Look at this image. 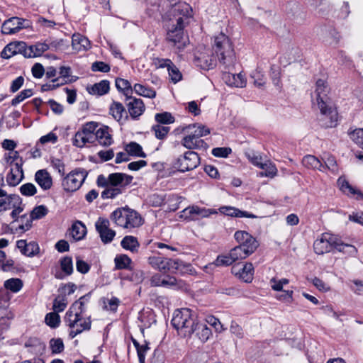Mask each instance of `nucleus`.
I'll use <instances>...</instances> for the list:
<instances>
[{"label":"nucleus","mask_w":363,"mask_h":363,"mask_svg":"<svg viewBox=\"0 0 363 363\" xmlns=\"http://www.w3.org/2000/svg\"><path fill=\"white\" fill-rule=\"evenodd\" d=\"M174 11L182 12L179 16L173 15L174 19H164L172 23L171 28L167 33L166 40L169 45L176 51L183 50L189 44V38L184 33V28L189 23L192 17V10L189 4H181L175 8ZM172 16V14L171 15Z\"/></svg>","instance_id":"nucleus-1"},{"label":"nucleus","mask_w":363,"mask_h":363,"mask_svg":"<svg viewBox=\"0 0 363 363\" xmlns=\"http://www.w3.org/2000/svg\"><path fill=\"white\" fill-rule=\"evenodd\" d=\"M213 49L217 59L225 69L233 67L236 63V56L230 39L223 33L215 37Z\"/></svg>","instance_id":"nucleus-2"},{"label":"nucleus","mask_w":363,"mask_h":363,"mask_svg":"<svg viewBox=\"0 0 363 363\" xmlns=\"http://www.w3.org/2000/svg\"><path fill=\"white\" fill-rule=\"evenodd\" d=\"M333 248L337 251L347 248L350 255H355L357 252L354 245L344 243L337 235L328 233H323L313 243L314 252L318 255L329 252Z\"/></svg>","instance_id":"nucleus-3"},{"label":"nucleus","mask_w":363,"mask_h":363,"mask_svg":"<svg viewBox=\"0 0 363 363\" xmlns=\"http://www.w3.org/2000/svg\"><path fill=\"white\" fill-rule=\"evenodd\" d=\"M111 219L116 225L129 230L139 228L143 223L141 216L127 206L116 209L111 213Z\"/></svg>","instance_id":"nucleus-4"},{"label":"nucleus","mask_w":363,"mask_h":363,"mask_svg":"<svg viewBox=\"0 0 363 363\" xmlns=\"http://www.w3.org/2000/svg\"><path fill=\"white\" fill-rule=\"evenodd\" d=\"M196 323L194 312L186 308L176 310L172 319V325L183 337H191Z\"/></svg>","instance_id":"nucleus-5"},{"label":"nucleus","mask_w":363,"mask_h":363,"mask_svg":"<svg viewBox=\"0 0 363 363\" xmlns=\"http://www.w3.org/2000/svg\"><path fill=\"white\" fill-rule=\"evenodd\" d=\"M189 131V134L184 137L182 140V145L187 149H202L206 150L208 148L207 143L201 138L206 136L210 133V129L206 126L195 123L189 125L186 128Z\"/></svg>","instance_id":"nucleus-6"},{"label":"nucleus","mask_w":363,"mask_h":363,"mask_svg":"<svg viewBox=\"0 0 363 363\" xmlns=\"http://www.w3.org/2000/svg\"><path fill=\"white\" fill-rule=\"evenodd\" d=\"M320 110L318 121L322 127L325 128L335 127L337 124L338 113L337 110L331 105V102L317 105Z\"/></svg>","instance_id":"nucleus-7"},{"label":"nucleus","mask_w":363,"mask_h":363,"mask_svg":"<svg viewBox=\"0 0 363 363\" xmlns=\"http://www.w3.org/2000/svg\"><path fill=\"white\" fill-rule=\"evenodd\" d=\"M87 176L84 169H76L69 172L62 180V185L66 191L73 192L79 189Z\"/></svg>","instance_id":"nucleus-8"},{"label":"nucleus","mask_w":363,"mask_h":363,"mask_svg":"<svg viewBox=\"0 0 363 363\" xmlns=\"http://www.w3.org/2000/svg\"><path fill=\"white\" fill-rule=\"evenodd\" d=\"M90 294H85L80 297L77 301L72 304L69 310L66 312L67 318L69 325H73L77 320H79V315L86 311V303L89 301Z\"/></svg>","instance_id":"nucleus-9"},{"label":"nucleus","mask_w":363,"mask_h":363,"mask_svg":"<svg viewBox=\"0 0 363 363\" xmlns=\"http://www.w3.org/2000/svg\"><path fill=\"white\" fill-rule=\"evenodd\" d=\"M234 238L238 246L245 250L250 255L258 247V241L250 233L245 230H238L234 234Z\"/></svg>","instance_id":"nucleus-10"},{"label":"nucleus","mask_w":363,"mask_h":363,"mask_svg":"<svg viewBox=\"0 0 363 363\" xmlns=\"http://www.w3.org/2000/svg\"><path fill=\"white\" fill-rule=\"evenodd\" d=\"M199 164L200 159L198 154L194 151H188L177 159L175 167L179 171L184 172L195 169Z\"/></svg>","instance_id":"nucleus-11"},{"label":"nucleus","mask_w":363,"mask_h":363,"mask_svg":"<svg viewBox=\"0 0 363 363\" xmlns=\"http://www.w3.org/2000/svg\"><path fill=\"white\" fill-rule=\"evenodd\" d=\"M30 26V23L28 20L18 17H11L3 23L1 33L4 35H12Z\"/></svg>","instance_id":"nucleus-12"},{"label":"nucleus","mask_w":363,"mask_h":363,"mask_svg":"<svg viewBox=\"0 0 363 363\" xmlns=\"http://www.w3.org/2000/svg\"><path fill=\"white\" fill-rule=\"evenodd\" d=\"M330 88L326 81L323 79H318L315 83V89L312 94L313 104L323 106L325 104L331 102L328 94Z\"/></svg>","instance_id":"nucleus-13"},{"label":"nucleus","mask_w":363,"mask_h":363,"mask_svg":"<svg viewBox=\"0 0 363 363\" xmlns=\"http://www.w3.org/2000/svg\"><path fill=\"white\" fill-rule=\"evenodd\" d=\"M232 273L240 280L251 283L254 277V266L251 262L237 264L231 268Z\"/></svg>","instance_id":"nucleus-14"},{"label":"nucleus","mask_w":363,"mask_h":363,"mask_svg":"<svg viewBox=\"0 0 363 363\" xmlns=\"http://www.w3.org/2000/svg\"><path fill=\"white\" fill-rule=\"evenodd\" d=\"M109 225V220L101 217L95 223L96 230L104 244L110 243L116 236V231L111 229Z\"/></svg>","instance_id":"nucleus-15"},{"label":"nucleus","mask_w":363,"mask_h":363,"mask_svg":"<svg viewBox=\"0 0 363 363\" xmlns=\"http://www.w3.org/2000/svg\"><path fill=\"white\" fill-rule=\"evenodd\" d=\"M218 212L216 209L206 208L193 205L183 210V215L181 216L184 217L185 219L195 220L196 219V216H199L200 218H208L211 215L216 214Z\"/></svg>","instance_id":"nucleus-16"},{"label":"nucleus","mask_w":363,"mask_h":363,"mask_svg":"<svg viewBox=\"0 0 363 363\" xmlns=\"http://www.w3.org/2000/svg\"><path fill=\"white\" fill-rule=\"evenodd\" d=\"M23 161L21 158L20 162H15L11 167L9 172L6 175V182L9 186H17L24 178L23 170Z\"/></svg>","instance_id":"nucleus-17"},{"label":"nucleus","mask_w":363,"mask_h":363,"mask_svg":"<svg viewBox=\"0 0 363 363\" xmlns=\"http://www.w3.org/2000/svg\"><path fill=\"white\" fill-rule=\"evenodd\" d=\"M222 78L225 84L230 86L243 88L247 84L246 78L242 72L232 74L228 72H225L223 73Z\"/></svg>","instance_id":"nucleus-18"},{"label":"nucleus","mask_w":363,"mask_h":363,"mask_svg":"<svg viewBox=\"0 0 363 363\" xmlns=\"http://www.w3.org/2000/svg\"><path fill=\"white\" fill-rule=\"evenodd\" d=\"M26 43L12 42L9 43L2 50L1 56L3 58L9 59L16 54H22L25 57Z\"/></svg>","instance_id":"nucleus-19"},{"label":"nucleus","mask_w":363,"mask_h":363,"mask_svg":"<svg viewBox=\"0 0 363 363\" xmlns=\"http://www.w3.org/2000/svg\"><path fill=\"white\" fill-rule=\"evenodd\" d=\"M50 43L45 40L43 43L38 42L34 45L28 46L26 44L25 57H37L41 56L50 49Z\"/></svg>","instance_id":"nucleus-20"},{"label":"nucleus","mask_w":363,"mask_h":363,"mask_svg":"<svg viewBox=\"0 0 363 363\" xmlns=\"http://www.w3.org/2000/svg\"><path fill=\"white\" fill-rule=\"evenodd\" d=\"M148 264L155 269L160 272L171 271L172 259L160 256H151L148 257Z\"/></svg>","instance_id":"nucleus-21"},{"label":"nucleus","mask_w":363,"mask_h":363,"mask_svg":"<svg viewBox=\"0 0 363 363\" xmlns=\"http://www.w3.org/2000/svg\"><path fill=\"white\" fill-rule=\"evenodd\" d=\"M197 66L205 70L213 69L216 65V58L212 53H201L194 59Z\"/></svg>","instance_id":"nucleus-22"},{"label":"nucleus","mask_w":363,"mask_h":363,"mask_svg":"<svg viewBox=\"0 0 363 363\" xmlns=\"http://www.w3.org/2000/svg\"><path fill=\"white\" fill-rule=\"evenodd\" d=\"M127 104L128 111L132 118L136 119L145 111V107L142 99L129 97Z\"/></svg>","instance_id":"nucleus-23"},{"label":"nucleus","mask_w":363,"mask_h":363,"mask_svg":"<svg viewBox=\"0 0 363 363\" xmlns=\"http://www.w3.org/2000/svg\"><path fill=\"white\" fill-rule=\"evenodd\" d=\"M95 140H97L99 145L104 147L111 145L113 143V140L109 131V128L108 126L99 128L95 133Z\"/></svg>","instance_id":"nucleus-24"},{"label":"nucleus","mask_w":363,"mask_h":363,"mask_svg":"<svg viewBox=\"0 0 363 363\" xmlns=\"http://www.w3.org/2000/svg\"><path fill=\"white\" fill-rule=\"evenodd\" d=\"M132 180V176L123 173H112L109 174L110 185L120 187L121 189L123 187L130 184Z\"/></svg>","instance_id":"nucleus-25"},{"label":"nucleus","mask_w":363,"mask_h":363,"mask_svg":"<svg viewBox=\"0 0 363 363\" xmlns=\"http://www.w3.org/2000/svg\"><path fill=\"white\" fill-rule=\"evenodd\" d=\"M16 246L22 254L28 257H33L39 252V246L35 242L27 243L26 240H20L17 241Z\"/></svg>","instance_id":"nucleus-26"},{"label":"nucleus","mask_w":363,"mask_h":363,"mask_svg":"<svg viewBox=\"0 0 363 363\" xmlns=\"http://www.w3.org/2000/svg\"><path fill=\"white\" fill-rule=\"evenodd\" d=\"M35 180L43 190H48L52 187V179L46 169L37 171L35 174Z\"/></svg>","instance_id":"nucleus-27"},{"label":"nucleus","mask_w":363,"mask_h":363,"mask_svg":"<svg viewBox=\"0 0 363 363\" xmlns=\"http://www.w3.org/2000/svg\"><path fill=\"white\" fill-rule=\"evenodd\" d=\"M171 271L181 274H191L194 272L192 265L179 259H172Z\"/></svg>","instance_id":"nucleus-28"},{"label":"nucleus","mask_w":363,"mask_h":363,"mask_svg":"<svg viewBox=\"0 0 363 363\" xmlns=\"http://www.w3.org/2000/svg\"><path fill=\"white\" fill-rule=\"evenodd\" d=\"M72 45L73 49L77 51L82 50H86L91 48V43L89 39L79 33L72 35Z\"/></svg>","instance_id":"nucleus-29"},{"label":"nucleus","mask_w":363,"mask_h":363,"mask_svg":"<svg viewBox=\"0 0 363 363\" xmlns=\"http://www.w3.org/2000/svg\"><path fill=\"white\" fill-rule=\"evenodd\" d=\"M220 211L231 217H246L250 218H257V216L252 213H248L247 211H242L239 210L238 208L231 206H223L220 208Z\"/></svg>","instance_id":"nucleus-30"},{"label":"nucleus","mask_w":363,"mask_h":363,"mask_svg":"<svg viewBox=\"0 0 363 363\" xmlns=\"http://www.w3.org/2000/svg\"><path fill=\"white\" fill-rule=\"evenodd\" d=\"M194 333L201 342H206L212 334L211 329L206 324L201 323H196L195 327H194Z\"/></svg>","instance_id":"nucleus-31"},{"label":"nucleus","mask_w":363,"mask_h":363,"mask_svg":"<svg viewBox=\"0 0 363 363\" xmlns=\"http://www.w3.org/2000/svg\"><path fill=\"white\" fill-rule=\"evenodd\" d=\"M123 248L130 250L131 252H138L140 247V243L138 239L132 235L125 236L121 242Z\"/></svg>","instance_id":"nucleus-32"},{"label":"nucleus","mask_w":363,"mask_h":363,"mask_svg":"<svg viewBox=\"0 0 363 363\" xmlns=\"http://www.w3.org/2000/svg\"><path fill=\"white\" fill-rule=\"evenodd\" d=\"M303 164L307 168L318 169L320 172H325L323 164L313 155H306L302 160Z\"/></svg>","instance_id":"nucleus-33"},{"label":"nucleus","mask_w":363,"mask_h":363,"mask_svg":"<svg viewBox=\"0 0 363 363\" xmlns=\"http://www.w3.org/2000/svg\"><path fill=\"white\" fill-rule=\"evenodd\" d=\"M110 113L115 120L120 122L125 116L124 120L127 118L126 111L122 104L114 101L110 106Z\"/></svg>","instance_id":"nucleus-34"},{"label":"nucleus","mask_w":363,"mask_h":363,"mask_svg":"<svg viewBox=\"0 0 363 363\" xmlns=\"http://www.w3.org/2000/svg\"><path fill=\"white\" fill-rule=\"evenodd\" d=\"M109 89V82L108 80H102L99 83L94 84L93 86L88 89V91L91 94L102 96L107 94Z\"/></svg>","instance_id":"nucleus-35"},{"label":"nucleus","mask_w":363,"mask_h":363,"mask_svg":"<svg viewBox=\"0 0 363 363\" xmlns=\"http://www.w3.org/2000/svg\"><path fill=\"white\" fill-rule=\"evenodd\" d=\"M86 233V226L81 221H77L72 225L70 235L74 240H82L85 236Z\"/></svg>","instance_id":"nucleus-36"},{"label":"nucleus","mask_w":363,"mask_h":363,"mask_svg":"<svg viewBox=\"0 0 363 363\" xmlns=\"http://www.w3.org/2000/svg\"><path fill=\"white\" fill-rule=\"evenodd\" d=\"M165 1L168 3V5L167 6H169V9L167 10V12H165L162 15L163 19H174V17H173V16H170V15H172H172L174 14L177 16H179V13L182 14V12L174 11L175 8L177 7L178 6H180L182 4H187L185 2L180 1V0H165Z\"/></svg>","instance_id":"nucleus-37"},{"label":"nucleus","mask_w":363,"mask_h":363,"mask_svg":"<svg viewBox=\"0 0 363 363\" xmlns=\"http://www.w3.org/2000/svg\"><path fill=\"white\" fill-rule=\"evenodd\" d=\"M337 184L340 190L344 193L352 195L357 194L359 198H363V194L359 191L353 188L345 179L340 177L337 180Z\"/></svg>","instance_id":"nucleus-38"},{"label":"nucleus","mask_w":363,"mask_h":363,"mask_svg":"<svg viewBox=\"0 0 363 363\" xmlns=\"http://www.w3.org/2000/svg\"><path fill=\"white\" fill-rule=\"evenodd\" d=\"M133 91L138 95L150 99H153L156 96V91L149 87H147L141 84H135L133 86Z\"/></svg>","instance_id":"nucleus-39"},{"label":"nucleus","mask_w":363,"mask_h":363,"mask_svg":"<svg viewBox=\"0 0 363 363\" xmlns=\"http://www.w3.org/2000/svg\"><path fill=\"white\" fill-rule=\"evenodd\" d=\"M127 153L132 156L146 157V154L143 151L140 145L135 142H131L125 146Z\"/></svg>","instance_id":"nucleus-40"},{"label":"nucleus","mask_w":363,"mask_h":363,"mask_svg":"<svg viewBox=\"0 0 363 363\" xmlns=\"http://www.w3.org/2000/svg\"><path fill=\"white\" fill-rule=\"evenodd\" d=\"M94 140L91 139V136L89 137L82 130L76 133L74 140L73 145L78 147H83L86 143H92Z\"/></svg>","instance_id":"nucleus-41"},{"label":"nucleus","mask_w":363,"mask_h":363,"mask_svg":"<svg viewBox=\"0 0 363 363\" xmlns=\"http://www.w3.org/2000/svg\"><path fill=\"white\" fill-rule=\"evenodd\" d=\"M15 195L7 194V192L0 189V211L11 208V201Z\"/></svg>","instance_id":"nucleus-42"},{"label":"nucleus","mask_w":363,"mask_h":363,"mask_svg":"<svg viewBox=\"0 0 363 363\" xmlns=\"http://www.w3.org/2000/svg\"><path fill=\"white\" fill-rule=\"evenodd\" d=\"M116 86L118 91H122L126 96L129 94H132L133 91L130 82L122 78H117L116 79Z\"/></svg>","instance_id":"nucleus-43"},{"label":"nucleus","mask_w":363,"mask_h":363,"mask_svg":"<svg viewBox=\"0 0 363 363\" xmlns=\"http://www.w3.org/2000/svg\"><path fill=\"white\" fill-rule=\"evenodd\" d=\"M4 287L13 293L18 292L23 287V282L20 279L11 278L4 281Z\"/></svg>","instance_id":"nucleus-44"},{"label":"nucleus","mask_w":363,"mask_h":363,"mask_svg":"<svg viewBox=\"0 0 363 363\" xmlns=\"http://www.w3.org/2000/svg\"><path fill=\"white\" fill-rule=\"evenodd\" d=\"M259 168L264 170V172L260 173V175L262 177H273L277 173V167L274 164H272L269 161H266L265 162H263L262 165L259 167Z\"/></svg>","instance_id":"nucleus-45"},{"label":"nucleus","mask_w":363,"mask_h":363,"mask_svg":"<svg viewBox=\"0 0 363 363\" xmlns=\"http://www.w3.org/2000/svg\"><path fill=\"white\" fill-rule=\"evenodd\" d=\"M122 193L120 187L114 186H108L101 192V197L104 199H114Z\"/></svg>","instance_id":"nucleus-46"},{"label":"nucleus","mask_w":363,"mask_h":363,"mask_svg":"<svg viewBox=\"0 0 363 363\" xmlns=\"http://www.w3.org/2000/svg\"><path fill=\"white\" fill-rule=\"evenodd\" d=\"M116 268L118 269H128L130 264L131 259L126 255H121L119 256H116L114 259Z\"/></svg>","instance_id":"nucleus-47"},{"label":"nucleus","mask_w":363,"mask_h":363,"mask_svg":"<svg viewBox=\"0 0 363 363\" xmlns=\"http://www.w3.org/2000/svg\"><path fill=\"white\" fill-rule=\"evenodd\" d=\"M251 77L254 79V84L257 87H262L266 84L264 74L259 68H257L252 72Z\"/></svg>","instance_id":"nucleus-48"},{"label":"nucleus","mask_w":363,"mask_h":363,"mask_svg":"<svg viewBox=\"0 0 363 363\" xmlns=\"http://www.w3.org/2000/svg\"><path fill=\"white\" fill-rule=\"evenodd\" d=\"M60 267L62 272L67 276L73 272L72 259L69 256H65L60 259Z\"/></svg>","instance_id":"nucleus-49"},{"label":"nucleus","mask_w":363,"mask_h":363,"mask_svg":"<svg viewBox=\"0 0 363 363\" xmlns=\"http://www.w3.org/2000/svg\"><path fill=\"white\" fill-rule=\"evenodd\" d=\"M234 262H235L229 252L228 254L218 255L213 264L217 267H223L230 266Z\"/></svg>","instance_id":"nucleus-50"},{"label":"nucleus","mask_w":363,"mask_h":363,"mask_svg":"<svg viewBox=\"0 0 363 363\" xmlns=\"http://www.w3.org/2000/svg\"><path fill=\"white\" fill-rule=\"evenodd\" d=\"M48 213V208L44 205H40L32 210L30 216L31 220H38L45 217Z\"/></svg>","instance_id":"nucleus-51"},{"label":"nucleus","mask_w":363,"mask_h":363,"mask_svg":"<svg viewBox=\"0 0 363 363\" xmlns=\"http://www.w3.org/2000/svg\"><path fill=\"white\" fill-rule=\"evenodd\" d=\"M67 303V298L65 296H59L53 301V310L57 313L62 312L66 308Z\"/></svg>","instance_id":"nucleus-52"},{"label":"nucleus","mask_w":363,"mask_h":363,"mask_svg":"<svg viewBox=\"0 0 363 363\" xmlns=\"http://www.w3.org/2000/svg\"><path fill=\"white\" fill-rule=\"evenodd\" d=\"M323 160L324 161L323 165L325 167V170L328 169L333 173H336L337 172V162L333 156L327 154L325 155Z\"/></svg>","instance_id":"nucleus-53"},{"label":"nucleus","mask_w":363,"mask_h":363,"mask_svg":"<svg viewBox=\"0 0 363 363\" xmlns=\"http://www.w3.org/2000/svg\"><path fill=\"white\" fill-rule=\"evenodd\" d=\"M230 253L235 262L239 259H244L250 256V255L246 252L245 250H242L238 245L231 249Z\"/></svg>","instance_id":"nucleus-54"},{"label":"nucleus","mask_w":363,"mask_h":363,"mask_svg":"<svg viewBox=\"0 0 363 363\" xmlns=\"http://www.w3.org/2000/svg\"><path fill=\"white\" fill-rule=\"evenodd\" d=\"M155 118L157 122L162 124H170L174 122V118L169 112L156 113Z\"/></svg>","instance_id":"nucleus-55"},{"label":"nucleus","mask_w":363,"mask_h":363,"mask_svg":"<svg viewBox=\"0 0 363 363\" xmlns=\"http://www.w3.org/2000/svg\"><path fill=\"white\" fill-rule=\"evenodd\" d=\"M45 323L52 328L58 327L60 323V315L57 312L48 313L45 316Z\"/></svg>","instance_id":"nucleus-56"},{"label":"nucleus","mask_w":363,"mask_h":363,"mask_svg":"<svg viewBox=\"0 0 363 363\" xmlns=\"http://www.w3.org/2000/svg\"><path fill=\"white\" fill-rule=\"evenodd\" d=\"M350 138L360 147L363 149V129L358 128L351 131L350 133Z\"/></svg>","instance_id":"nucleus-57"},{"label":"nucleus","mask_w":363,"mask_h":363,"mask_svg":"<svg viewBox=\"0 0 363 363\" xmlns=\"http://www.w3.org/2000/svg\"><path fill=\"white\" fill-rule=\"evenodd\" d=\"M33 95L32 89H28L21 91L18 95H16L11 101L12 106H16L27 98L30 97Z\"/></svg>","instance_id":"nucleus-58"},{"label":"nucleus","mask_w":363,"mask_h":363,"mask_svg":"<svg viewBox=\"0 0 363 363\" xmlns=\"http://www.w3.org/2000/svg\"><path fill=\"white\" fill-rule=\"evenodd\" d=\"M152 130L154 131L155 135L157 138L162 140L167 136L170 128L168 126H163L158 124L153 125Z\"/></svg>","instance_id":"nucleus-59"},{"label":"nucleus","mask_w":363,"mask_h":363,"mask_svg":"<svg viewBox=\"0 0 363 363\" xmlns=\"http://www.w3.org/2000/svg\"><path fill=\"white\" fill-rule=\"evenodd\" d=\"M98 123L95 122L86 123L82 128V131L94 140L96 130H97Z\"/></svg>","instance_id":"nucleus-60"},{"label":"nucleus","mask_w":363,"mask_h":363,"mask_svg":"<svg viewBox=\"0 0 363 363\" xmlns=\"http://www.w3.org/2000/svg\"><path fill=\"white\" fill-rule=\"evenodd\" d=\"M169 79L174 84L181 81L182 74L179 68L174 64L168 70Z\"/></svg>","instance_id":"nucleus-61"},{"label":"nucleus","mask_w":363,"mask_h":363,"mask_svg":"<svg viewBox=\"0 0 363 363\" xmlns=\"http://www.w3.org/2000/svg\"><path fill=\"white\" fill-rule=\"evenodd\" d=\"M20 192L26 196H32L37 192L35 186L32 183H26L20 187Z\"/></svg>","instance_id":"nucleus-62"},{"label":"nucleus","mask_w":363,"mask_h":363,"mask_svg":"<svg viewBox=\"0 0 363 363\" xmlns=\"http://www.w3.org/2000/svg\"><path fill=\"white\" fill-rule=\"evenodd\" d=\"M32 220L30 216L27 217L26 215H23L18 220L21 224L18 227V230L25 232L28 230L32 226Z\"/></svg>","instance_id":"nucleus-63"},{"label":"nucleus","mask_w":363,"mask_h":363,"mask_svg":"<svg viewBox=\"0 0 363 363\" xmlns=\"http://www.w3.org/2000/svg\"><path fill=\"white\" fill-rule=\"evenodd\" d=\"M50 345L52 353L55 354L60 353L64 350V344L60 338L51 339Z\"/></svg>","instance_id":"nucleus-64"}]
</instances>
